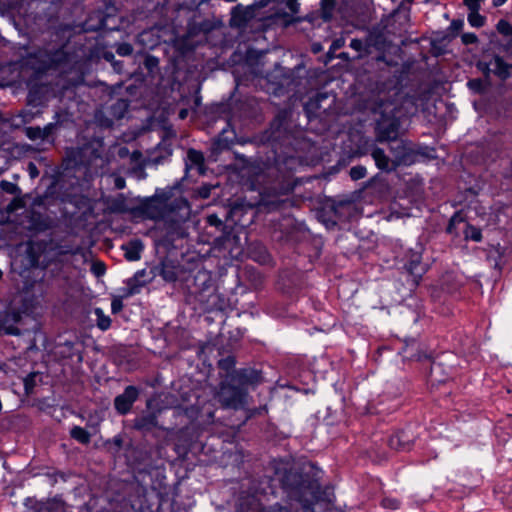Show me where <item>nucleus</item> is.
Segmentation results:
<instances>
[{
  "label": "nucleus",
  "instance_id": "19",
  "mask_svg": "<svg viewBox=\"0 0 512 512\" xmlns=\"http://www.w3.org/2000/svg\"><path fill=\"white\" fill-rule=\"evenodd\" d=\"M147 283L146 280H139L137 277L132 276L125 281V287L121 289L122 297H131L138 294L143 286Z\"/></svg>",
  "mask_w": 512,
  "mask_h": 512
},
{
  "label": "nucleus",
  "instance_id": "6",
  "mask_svg": "<svg viewBox=\"0 0 512 512\" xmlns=\"http://www.w3.org/2000/svg\"><path fill=\"white\" fill-rule=\"evenodd\" d=\"M134 509L130 500L121 494L114 496H91L87 502L78 507V512H128Z\"/></svg>",
  "mask_w": 512,
  "mask_h": 512
},
{
  "label": "nucleus",
  "instance_id": "1",
  "mask_svg": "<svg viewBox=\"0 0 512 512\" xmlns=\"http://www.w3.org/2000/svg\"><path fill=\"white\" fill-rule=\"evenodd\" d=\"M273 480L279 482L291 501L299 504L301 512H323L326 509L327 503L322 499L323 493L316 473L277 466Z\"/></svg>",
  "mask_w": 512,
  "mask_h": 512
},
{
  "label": "nucleus",
  "instance_id": "3",
  "mask_svg": "<svg viewBox=\"0 0 512 512\" xmlns=\"http://www.w3.org/2000/svg\"><path fill=\"white\" fill-rule=\"evenodd\" d=\"M104 144L102 140L93 139L82 146L68 151L69 159L75 169L83 167L85 176H92L102 172L107 164L103 155Z\"/></svg>",
  "mask_w": 512,
  "mask_h": 512
},
{
  "label": "nucleus",
  "instance_id": "58",
  "mask_svg": "<svg viewBox=\"0 0 512 512\" xmlns=\"http://www.w3.org/2000/svg\"><path fill=\"white\" fill-rule=\"evenodd\" d=\"M454 221H455V216H453V217L450 219L449 225H448V227H447V231H448L449 233H451V232H452V226L454 225Z\"/></svg>",
  "mask_w": 512,
  "mask_h": 512
},
{
  "label": "nucleus",
  "instance_id": "23",
  "mask_svg": "<svg viewBox=\"0 0 512 512\" xmlns=\"http://www.w3.org/2000/svg\"><path fill=\"white\" fill-rule=\"evenodd\" d=\"M59 117H60V114L56 113L55 117H54V121L48 123L43 128H41L43 141H47L49 143L54 142L53 135H54L55 129L57 128V126L59 124Z\"/></svg>",
  "mask_w": 512,
  "mask_h": 512
},
{
  "label": "nucleus",
  "instance_id": "47",
  "mask_svg": "<svg viewBox=\"0 0 512 512\" xmlns=\"http://www.w3.org/2000/svg\"><path fill=\"white\" fill-rule=\"evenodd\" d=\"M207 223L210 226H215V227H220V226L223 225L222 220L216 214L208 215L207 216Z\"/></svg>",
  "mask_w": 512,
  "mask_h": 512
},
{
  "label": "nucleus",
  "instance_id": "55",
  "mask_svg": "<svg viewBox=\"0 0 512 512\" xmlns=\"http://www.w3.org/2000/svg\"><path fill=\"white\" fill-rule=\"evenodd\" d=\"M124 185H125V181H124V179H122V178H118V179H116V187H117L118 189H122V188H124Z\"/></svg>",
  "mask_w": 512,
  "mask_h": 512
},
{
  "label": "nucleus",
  "instance_id": "7",
  "mask_svg": "<svg viewBox=\"0 0 512 512\" xmlns=\"http://www.w3.org/2000/svg\"><path fill=\"white\" fill-rule=\"evenodd\" d=\"M249 391L232 383L227 377L226 381L219 384V388L215 394L216 400L223 408L243 409L248 404Z\"/></svg>",
  "mask_w": 512,
  "mask_h": 512
},
{
  "label": "nucleus",
  "instance_id": "62",
  "mask_svg": "<svg viewBox=\"0 0 512 512\" xmlns=\"http://www.w3.org/2000/svg\"><path fill=\"white\" fill-rule=\"evenodd\" d=\"M2 276H3V272H2V270L0 269V280L2 279Z\"/></svg>",
  "mask_w": 512,
  "mask_h": 512
},
{
  "label": "nucleus",
  "instance_id": "5",
  "mask_svg": "<svg viewBox=\"0 0 512 512\" xmlns=\"http://www.w3.org/2000/svg\"><path fill=\"white\" fill-rule=\"evenodd\" d=\"M58 248L52 238L30 240L26 246V256L29 264L33 268L46 269L51 264V259L48 255ZM70 250L66 247L59 246L58 254L64 255L69 253Z\"/></svg>",
  "mask_w": 512,
  "mask_h": 512
},
{
  "label": "nucleus",
  "instance_id": "30",
  "mask_svg": "<svg viewBox=\"0 0 512 512\" xmlns=\"http://www.w3.org/2000/svg\"><path fill=\"white\" fill-rule=\"evenodd\" d=\"M159 275L167 282H174L177 280V273L174 268L166 264L160 267Z\"/></svg>",
  "mask_w": 512,
  "mask_h": 512
},
{
  "label": "nucleus",
  "instance_id": "2",
  "mask_svg": "<svg viewBox=\"0 0 512 512\" xmlns=\"http://www.w3.org/2000/svg\"><path fill=\"white\" fill-rule=\"evenodd\" d=\"M71 28L68 25L58 27L52 34L55 39L65 38L59 44H46L29 54L32 69L37 73L66 72L71 69L74 55L68 50Z\"/></svg>",
  "mask_w": 512,
  "mask_h": 512
},
{
  "label": "nucleus",
  "instance_id": "34",
  "mask_svg": "<svg viewBox=\"0 0 512 512\" xmlns=\"http://www.w3.org/2000/svg\"><path fill=\"white\" fill-rule=\"evenodd\" d=\"M497 31L506 37H512V24L505 19L498 21L496 25Z\"/></svg>",
  "mask_w": 512,
  "mask_h": 512
},
{
  "label": "nucleus",
  "instance_id": "8",
  "mask_svg": "<svg viewBox=\"0 0 512 512\" xmlns=\"http://www.w3.org/2000/svg\"><path fill=\"white\" fill-rule=\"evenodd\" d=\"M260 494L257 490L251 493L243 491L239 496L236 512H290L286 506L280 504L264 508Z\"/></svg>",
  "mask_w": 512,
  "mask_h": 512
},
{
  "label": "nucleus",
  "instance_id": "33",
  "mask_svg": "<svg viewBox=\"0 0 512 512\" xmlns=\"http://www.w3.org/2000/svg\"><path fill=\"white\" fill-rule=\"evenodd\" d=\"M63 510V506L59 501H48L46 503H41L39 512H60Z\"/></svg>",
  "mask_w": 512,
  "mask_h": 512
},
{
  "label": "nucleus",
  "instance_id": "53",
  "mask_svg": "<svg viewBox=\"0 0 512 512\" xmlns=\"http://www.w3.org/2000/svg\"><path fill=\"white\" fill-rule=\"evenodd\" d=\"M145 274H146V270L141 269V270L136 271L133 276L137 277L139 280H142V277H144Z\"/></svg>",
  "mask_w": 512,
  "mask_h": 512
},
{
  "label": "nucleus",
  "instance_id": "9",
  "mask_svg": "<svg viewBox=\"0 0 512 512\" xmlns=\"http://www.w3.org/2000/svg\"><path fill=\"white\" fill-rule=\"evenodd\" d=\"M389 151L394 159L396 169L399 166H411L418 161L419 151L410 141L394 140L389 143Z\"/></svg>",
  "mask_w": 512,
  "mask_h": 512
},
{
  "label": "nucleus",
  "instance_id": "41",
  "mask_svg": "<svg viewBox=\"0 0 512 512\" xmlns=\"http://www.w3.org/2000/svg\"><path fill=\"white\" fill-rule=\"evenodd\" d=\"M0 187L2 188V190H4L5 192H7L9 194H14L16 192V190L18 189L16 184L6 181V180L1 181Z\"/></svg>",
  "mask_w": 512,
  "mask_h": 512
},
{
  "label": "nucleus",
  "instance_id": "51",
  "mask_svg": "<svg viewBox=\"0 0 512 512\" xmlns=\"http://www.w3.org/2000/svg\"><path fill=\"white\" fill-rule=\"evenodd\" d=\"M112 66L117 73H121L123 68V62L115 60L113 61Z\"/></svg>",
  "mask_w": 512,
  "mask_h": 512
},
{
  "label": "nucleus",
  "instance_id": "20",
  "mask_svg": "<svg viewBox=\"0 0 512 512\" xmlns=\"http://www.w3.org/2000/svg\"><path fill=\"white\" fill-rule=\"evenodd\" d=\"M491 65L493 73L499 78L505 80L511 75L512 65L507 64L502 58L496 56Z\"/></svg>",
  "mask_w": 512,
  "mask_h": 512
},
{
  "label": "nucleus",
  "instance_id": "21",
  "mask_svg": "<svg viewBox=\"0 0 512 512\" xmlns=\"http://www.w3.org/2000/svg\"><path fill=\"white\" fill-rule=\"evenodd\" d=\"M137 42L143 45L144 49H153L158 44V39L153 38L152 30H144L138 34Z\"/></svg>",
  "mask_w": 512,
  "mask_h": 512
},
{
  "label": "nucleus",
  "instance_id": "26",
  "mask_svg": "<svg viewBox=\"0 0 512 512\" xmlns=\"http://www.w3.org/2000/svg\"><path fill=\"white\" fill-rule=\"evenodd\" d=\"M70 435L73 439L82 444H88L91 439L89 432L80 426H74L70 431Z\"/></svg>",
  "mask_w": 512,
  "mask_h": 512
},
{
  "label": "nucleus",
  "instance_id": "12",
  "mask_svg": "<svg viewBox=\"0 0 512 512\" xmlns=\"http://www.w3.org/2000/svg\"><path fill=\"white\" fill-rule=\"evenodd\" d=\"M139 389L136 386H127L123 393L116 396L114 399V408L120 415H126L130 412L133 404L139 397Z\"/></svg>",
  "mask_w": 512,
  "mask_h": 512
},
{
  "label": "nucleus",
  "instance_id": "57",
  "mask_svg": "<svg viewBox=\"0 0 512 512\" xmlns=\"http://www.w3.org/2000/svg\"><path fill=\"white\" fill-rule=\"evenodd\" d=\"M188 115V110L187 109H181L179 111V118L180 119H185Z\"/></svg>",
  "mask_w": 512,
  "mask_h": 512
},
{
  "label": "nucleus",
  "instance_id": "64",
  "mask_svg": "<svg viewBox=\"0 0 512 512\" xmlns=\"http://www.w3.org/2000/svg\"><path fill=\"white\" fill-rule=\"evenodd\" d=\"M176 449H177V451H179L180 450V445H176Z\"/></svg>",
  "mask_w": 512,
  "mask_h": 512
},
{
  "label": "nucleus",
  "instance_id": "16",
  "mask_svg": "<svg viewBox=\"0 0 512 512\" xmlns=\"http://www.w3.org/2000/svg\"><path fill=\"white\" fill-rule=\"evenodd\" d=\"M128 261H137L141 258L144 245L140 239H133L121 246Z\"/></svg>",
  "mask_w": 512,
  "mask_h": 512
},
{
  "label": "nucleus",
  "instance_id": "60",
  "mask_svg": "<svg viewBox=\"0 0 512 512\" xmlns=\"http://www.w3.org/2000/svg\"><path fill=\"white\" fill-rule=\"evenodd\" d=\"M195 103H196V105H199V104H200V98H199V97H197V98L195 99Z\"/></svg>",
  "mask_w": 512,
  "mask_h": 512
},
{
  "label": "nucleus",
  "instance_id": "28",
  "mask_svg": "<svg viewBox=\"0 0 512 512\" xmlns=\"http://www.w3.org/2000/svg\"><path fill=\"white\" fill-rule=\"evenodd\" d=\"M123 445V436L121 434L115 435L113 438L105 441V446L113 454H117Z\"/></svg>",
  "mask_w": 512,
  "mask_h": 512
},
{
  "label": "nucleus",
  "instance_id": "11",
  "mask_svg": "<svg viewBox=\"0 0 512 512\" xmlns=\"http://www.w3.org/2000/svg\"><path fill=\"white\" fill-rule=\"evenodd\" d=\"M403 268L407 273L412 276L413 282L417 285L425 273L424 265L422 264V248L418 249L409 248L402 259Z\"/></svg>",
  "mask_w": 512,
  "mask_h": 512
},
{
  "label": "nucleus",
  "instance_id": "22",
  "mask_svg": "<svg viewBox=\"0 0 512 512\" xmlns=\"http://www.w3.org/2000/svg\"><path fill=\"white\" fill-rule=\"evenodd\" d=\"M187 161V166L196 167L200 172L202 171L204 165V157L200 151L189 149L187 152Z\"/></svg>",
  "mask_w": 512,
  "mask_h": 512
},
{
  "label": "nucleus",
  "instance_id": "46",
  "mask_svg": "<svg viewBox=\"0 0 512 512\" xmlns=\"http://www.w3.org/2000/svg\"><path fill=\"white\" fill-rule=\"evenodd\" d=\"M159 64L158 58L155 56L148 55L145 58V66L149 70H153L155 67H157Z\"/></svg>",
  "mask_w": 512,
  "mask_h": 512
},
{
  "label": "nucleus",
  "instance_id": "40",
  "mask_svg": "<svg viewBox=\"0 0 512 512\" xmlns=\"http://www.w3.org/2000/svg\"><path fill=\"white\" fill-rule=\"evenodd\" d=\"M123 298L122 295L120 297H114L111 301V312L112 314H118L123 309Z\"/></svg>",
  "mask_w": 512,
  "mask_h": 512
},
{
  "label": "nucleus",
  "instance_id": "61",
  "mask_svg": "<svg viewBox=\"0 0 512 512\" xmlns=\"http://www.w3.org/2000/svg\"><path fill=\"white\" fill-rule=\"evenodd\" d=\"M180 434H185L186 433V429H182L179 431Z\"/></svg>",
  "mask_w": 512,
  "mask_h": 512
},
{
  "label": "nucleus",
  "instance_id": "18",
  "mask_svg": "<svg viewBox=\"0 0 512 512\" xmlns=\"http://www.w3.org/2000/svg\"><path fill=\"white\" fill-rule=\"evenodd\" d=\"M157 426V416L153 412L137 416L133 421V427L138 431H150Z\"/></svg>",
  "mask_w": 512,
  "mask_h": 512
},
{
  "label": "nucleus",
  "instance_id": "36",
  "mask_svg": "<svg viewBox=\"0 0 512 512\" xmlns=\"http://www.w3.org/2000/svg\"><path fill=\"white\" fill-rule=\"evenodd\" d=\"M236 360L233 356H228L226 358L220 359L218 362V366L220 369L229 372L230 370L233 372L235 369Z\"/></svg>",
  "mask_w": 512,
  "mask_h": 512
},
{
  "label": "nucleus",
  "instance_id": "27",
  "mask_svg": "<svg viewBox=\"0 0 512 512\" xmlns=\"http://www.w3.org/2000/svg\"><path fill=\"white\" fill-rule=\"evenodd\" d=\"M269 2H276L281 5H285V7L292 13L297 14L299 12L300 4L297 0H261L263 5L268 4Z\"/></svg>",
  "mask_w": 512,
  "mask_h": 512
},
{
  "label": "nucleus",
  "instance_id": "52",
  "mask_svg": "<svg viewBox=\"0 0 512 512\" xmlns=\"http://www.w3.org/2000/svg\"><path fill=\"white\" fill-rule=\"evenodd\" d=\"M63 347L67 348V350L69 351V355H73V352H72V349L74 348L73 342L65 341V343L63 344Z\"/></svg>",
  "mask_w": 512,
  "mask_h": 512
},
{
  "label": "nucleus",
  "instance_id": "49",
  "mask_svg": "<svg viewBox=\"0 0 512 512\" xmlns=\"http://www.w3.org/2000/svg\"><path fill=\"white\" fill-rule=\"evenodd\" d=\"M484 0H463L468 9H480Z\"/></svg>",
  "mask_w": 512,
  "mask_h": 512
},
{
  "label": "nucleus",
  "instance_id": "15",
  "mask_svg": "<svg viewBox=\"0 0 512 512\" xmlns=\"http://www.w3.org/2000/svg\"><path fill=\"white\" fill-rule=\"evenodd\" d=\"M235 139L236 133L234 129L231 128L230 123H227L226 127L222 128L214 144L217 149H229L235 143Z\"/></svg>",
  "mask_w": 512,
  "mask_h": 512
},
{
  "label": "nucleus",
  "instance_id": "42",
  "mask_svg": "<svg viewBox=\"0 0 512 512\" xmlns=\"http://www.w3.org/2000/svg\"><path fill=\"white\" fill-rule=\"evenodd\" d=\"M28 103L34 106H38L42 103L41 99L37 95V91L35 89H30L27 97Z\"/></svg>",
  "mask_w": 512,
  "mask_h": 512
},
{
  "label": "nucleus",
  "instance_id": "25",
  "mask_svg": "<svg viewBox=\"0 0 512 512\" xmlns=\"http://www.w3.org/2000/svg\"><path fill=\"white\" fill-rule=\"evenodd\" d=\"M480 9H469L467 21L470 26L474 28H481L484 26L486 18L479 13Z\"/></svg>",
  "mask_w": 512,
  "mask_h": 512
},
{
  "label": "nucleus",
  "instance_id": "50",
  "mask_svg": "<svg viewBox=\"0 0 512 512\" xmlns=\"http://www.w3.org/2000/svg\"><path fill=\"white\" fill-rule=\"evenodd\" d=\"M343 45H344L343 39H336L332 42L330 49L335 51V50L341 48Z\"/></svg>",
  "mask_w": 512,
  "mask_h": 512
},
{
  "label": "nucleus",
  "instance_id": "10",
  "mask_svg": "<svg viewBox=\"0 0 512 512\" xmlns=\"http://www.w3.org/2000/svg\"><path fill=\"white\" fill-rule=\"evenodd\" d=\"M228 377L232 383L237 384L239 387L244 388L247 391L249 388L255 389L264 381L262 371L252 367L233 370Z\"/></svg>",
  "mask_w": 512,
  "mask_h": 512
},
{
  "label": "nucleus",
  "instance_id": "45",
  "mask_svg": "<svg viewBox=\"0 0 512 512\" xmlns=\"http://www.w3.org/2000/svg\"><path fill=\"white\" fill-rule=\"evenodd\" d=\"M461 39L464 44H475L478 42V37L474 33H464Z\"/></svg>",
  "mask_w": 512,
  "mask_h": 512
},
{
  "label": "nucleus",
  "instance_id": "44",
  "mask_svg": "<svg viewBox=\"0 0 512 512\" xmlns=\"http://www.w3.org/2000/svg\"><path fill=\"white\" fill-rule=\"evenodd\" d=\"M464 26V21L461 20V19H454L451 21L450 23V26H449V30L453 33H458L459 31L462 30Z\"/></svg>",
  "mask_w": 512,
  "mask_h": 512
},
{
  "label": "nucleus",
  "instance_id": "14",
  "mask_svg": "<svg viewBox=\"0 0 512 512\" xmlns=\"http://www.w3.org/2000/svg\"><path fill=\"white\" fill-rule=\"evenodd\" d=\"M370 155L376 167L382 172L390 173L396 170L393 157H389L382 148L373 146Z\"/></svg>",
  "mask_w": 512,
  "mask_h": 512
},
{
  "label": "nucleus",
  "instance_id": "63",
  "mask_svg": "<svg viewBox=\"0 0 512 512\" xmlns=\"http://www.w3.org/2000/svg\"><path fill=\"white\" fill-rule=\"evenodd\" d=\"M309 103L305 105V109L308 110V107H309Z\"/></svg>",
  "mask_w": 512,
  "mask_h": 512
},
{
  "label": "nucleus",
  "instance_id": "59",
  "mask_svg": "<svg viewBox=\"0 0 512 512\" xmlns=\"http://www.w3.org/2000/svg\"><path fill=\"white\" fill-rule=\"evenodd\" d=\"M47 228V225L42 223L39 227H37L38 230H45Z\"/></svg>",
  "mask_w": 512,
  "mask_h": 512
},
{
  "label": "nucleus",
  "instance_id": "56",
  "mask_svg": "<svg viewBox=\"0 0 512 512\" xmlns=\"http://www.w3.org/2000/svg\"><path fill=\"white\" fill-rule=\"evenodd\" d=\"M508 0H493L492 3H493V6L495 7H499V6H502L503 4H505Z\"/></svg>",
  "mask_w": 512,
  "mask_h": 512
},
{
  "label": "nucleus",
  "instance_id": "31",
  "mask_svg": "<svg viewBox=\"0 0 512 512\" xmlns=\"http://www.w3.org/2000/svg\"><path fill=\"white\" fill-rule=\"evenodd\" d=\"M349 46L358 52L359 57L368 53L369 45L361 39H352Z\"/></svg>",
  "mask_w": 512,
  "mask_h": 512
},
{
  "label": "nucleus",
  "instance_id": "37",
  "mask_svg": "<svg viewBox=\"0 0 512 512\" xmlns=\"http://www.w3.org/2000/svg\"><path fill=\"white\" fill-rule=\"evenodd\" d=\"M366 174H367V170L362 165L353 166V167H351V169L349 171V175H350L351 179L354 181L364 178L366 176Z\"/></svg>",
  "mask_w": 512,
  "mask_h": 512
},
{
  "label": "nucleus",
  "instance_id": "24",
  "mask_svg": "<svg viewBox=\"0 0 512 512\" xmlns=\"http://www.w3.org/2000/svg\"><path fill=\"white\" fill-rule=\"evenodd\" d=\"M94 314L96 316V325L101 331H106L111 326V318L104 313V311L97 307L94 309Z\"/></svg>",
  "mask_w": 512,
  "mask_h": 512
},
{
  "label": "nucleus",
  "instance_id": "43",
  "mask_svg": "<svg viewBox=\"0 0 512 512\" xmlns=\"http://www.w3.org/2000/svg\"><path fill=\"white\" fill-rule=\"evenodd\" d=\"M105 270V265L101 262L94 263L91 267L92 273L97 277L104 275Z\"/></svg>",
  "mask_w": 512,
  "mask_h": 512
},
{
  "label": "nucleus",
  "instance_id": "39",
  "mask_svg": "<svg viewBox=\"0 0 512 512\" xmlns=\"http://www.w3.org/2000/svg\"><path fill=\"white\" fill-rule=\"evenodd\" d=\"M381 505L386 509L396 510L400 507V501L396 498L385 497L382 499Z\"/></svg>",
  "mask_w": 512,
  "mask_h": 512
},
{
  "label": "nucleus",
  "instance_id": "48",
  "mask_svg": "<svg viewBox=\"0 0 512 512\" xmlns=\"http://www.w3.org/2000/svg\"><path fill=\"white\" fill-rule=\"evenodd\" d=\"M27 171L29 173L30 178L34 179L39 176V170L35 163L29 162L27 166Z\"/></svg>",
  "mask_w": 512,
  "mask_h": 512
},
{
  "label": "nucleus",
  "instance_id": "38",
  "mask_svg": "<svg viewBox=\"0 0 512 512\" xmlns=\"http://www.w3.org/2000/svg\"><path fill=\"white\" fill-rule=\"evenodd\" d=\"M116 53L120 56H130L133 53V47L130 43L116 44Z\"/></svg>",
  "mask_w": 512,
  "mask_h": 512
},
{
  "label": "nucleus",
  "instance_id": "29",
  "mask_svg": "<svg viewBox=\"0 0 512 512\" xmlns=\"http://www.w3.org/2000/svg\"><path fill=\"white\" fill-rule=\"evenodd\" d=\"M464 234L467 240H472L474 242H480L482 240L481 230L471 224L466 225Z\"/></svg>",
  "mask_w": 512,
  "mask_h": 512
},
{
  "label": "nucleus",
  "instance_id": "4",
  "mask_svg": "<svg viewBox=\"0 0 512 512\" xmlns=\"http://www.w3.org/2000/svg\"><path fill=\"white\" fill-rule=\"evenodd\" d=\"M395 106L389 100L376 102L374 112L379 114L376 119V135L378 141L392 142L397 140L400 130V120L395 114Z\"/></svg>",
  "mask_w": 512,
  "mask_h": 512
},
{
  "label": "nucleus",
  "instance_id": "35",
  "mask_svg": "<svg viewBox=\"0 0 512 512\" xmlns=\"http://www.w3.org/2000/svg\"><path fill=\"white\" fill-rule=\"evenodd\" d=\"M25 135L27 138H29L32 141L41 140L43 141L42 131L41 127H26L25 128Z\"/></svg>",
  "mask_w": 512,
  "mask_h": 512
},
{
  "label": "nucleus",
  "instance_id": "17",
  "mask_svg": "<svg viewBox=\"0 0 512 512\" xmlns=\"http://www.w3.org/2000/svg\"><path fill=\"white\" fill-rule=\"evenodd\" d=\"M411 442V438L405 431H398L390 436L388 445L394 450L406 451L410 449Z\"/></svg>",
  "mask_w": 512,
  "mask_h": 512
},
{
  "label": "nucleus",
  "instance_id": "54",
  "mask_svg": "<svg viewBox=\"0 0 512 512\" xmlns=\"http://www.w3.org/2000/svg\"><path fill=\"white\" fill-rule=\"evenodd\" d=\"M104 58H105L107 61H110L111 63H113V61H115V59H114V55H113V53H111V52H105V53H104Z\"/></svg>",
  "mask_w": 512,
  "mask_h": 512
},
{
  "label": "nucleus",
  "instance_id": "32",
  "mask_svg": "<svg viewBox=\"0 0 512 512\" xmlns=\"http://www.w3.org/2000/svg\"><path fill=\"white\" fill-rule=\"evenodd\" d=\"M284 120H285V117L282 116L281 114H279L271 123L270 129H271V137L273 140H277L278 138H280V134H281L280 127Z\"/></svg>",
  "mask_w": 512,
  "mask_h": 512
},
{
  "label": "nucleus",
  "instance_id": "13",
  "mask_svg": "<svg viewBox=\"0 0 512 512\" xmlns=\"http://www.w3.org/2000/svg\"><path fill=\"white\" fill-rule=\"evenodd\" d=\"M22 320V313L16 309H6L0 313V328L6 335L19 336L21 330L18 328Z\"/></svg>",
  "mask_w": 512,
  "mask_h": 512
}]
</instances>
